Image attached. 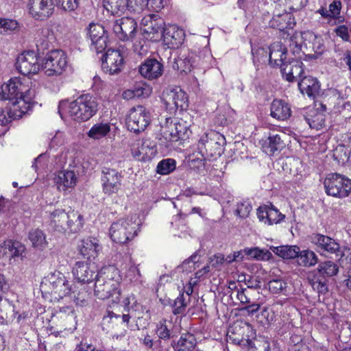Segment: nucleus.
Wrapping results in <instances>:
<instances>
[{
    "instance_id": "f257e3e1",
    "label": "nucleus",
    "mask_w": 351,
    "mask_h": 351,
    "mask_svg": "<svg viewBox=\"0 0 351 351\" xmlns=\"http://www.w3.org/2000/svg\"><path fill=\"white\" fill-rule=\"evenodd\" d=\"M121 280L119 270L113 266L102 268L95 276V295L101 300L112 298L114 303L120 301Z\"/></svg>"
},
{
    "instance_id": "f03ea898",
    "label": "nucleus",
    "mask_w": 351,
    "mask_h": 351,
    "mask_svg": "<svg viewBox=\"0 0 351 351\" xmlns=\"http://www.w3.org/2000/svg\"><path fill=\"white\" fill-rule=\"evenodd\" d=\"M99 104L97 99L89 94L82 95L72 102H60L58 112L63 118L62 111L66 110L68 114L75 121H86L98 111Z\"/></svg>"
},
{
    "instance_id": "7ed1b4c3",
    "label": "nucleus",
    "mask_w": 351,
    "mask_h": 351,
    "mask_svg": "<svg viewBox=\"0 0 351 351\" xmlns=\"http://www.w3.org/2000/svg\"><path fill=\"white\" fill-rule=\"evenodd\" d=\"M83 216L77 211L65 212L63 209H56L50 213L49 225L56 231L76 232L83 226Z\"/></svg>"
},
{
    "instance_id": "20e7f679",
    "label": "nucleus",
    "mask_w": 351,
    "mask_h": 351,
    "mask_svg": "<svg viewBox=\"0 0 351 351\" xmlns=\"http://www.w3.org/2000/svg\"><path fill=\"white\" fill-rule=\"evenodd\" d=\"M226 143L224 136L215 130L204 134L197 143V149L202 157L198 159L199 163L204 165L203 160L206 158H217L220 156L223 153Z\"/></svg>"
},
{
    "instance_id": "39448f33",
    "label": "nucleus",
    "mask_w": 351,
    "mask_h": 351,
    "mask_svg": "<svg viewBox=\"0 0 351 351\" xmlns=\"http://www.w3.org/2000/svg\"><path fill=\"white\" fill-rule=\"evenodd\" d=\"M324 186L328 195L345 198L351 193V179L338 173H328L324 179Z\"/></svg>"
},
{
    "instance_id": "423d86ee",
    "label": "nucleus",
    "mask_w": 351,
    "mask_h": 351,
    "mask_svg": "<svg viewBox=\"0 0 351 351\" xmlns=\"http://www.w3.org/2000/svg\"><path fill=\"white\" fill-rule=\"evenodd\" d=\"M40 288L43 291L57 295L60 298L69 295L71 291L69 280L63 274L58 271L46 276L40 284Z\"/></svg>"
},
{
    "instance_id": "0eeeda50",
    "label": "nucleus",
    "mask_w": 351,
    "mask_h": 351,
    "mask_svg": "<svg viewBox=\"0 0 351 351\" xmlns=\"http://www.w3.org/2000/svg\"><path fill=\"white\" fill-rule=\"evenodd\" d=\"M67 65L66 56L61 50H51L43 59L41 68L47 76L61 75Z\"/></svg>"
},
{
    "instance_id": "6e6552de",
    "label": "nucleus",
    "mask_w": 351,
    "mask_h": 351,
    "mask_svg": "<svg viewBox=\"0 0 351 351\" xmlns=\"http://www.w3.org/2000/svg\"><path fill=\"white\" fill-rule=\"evenodd\" d=\"M136 234V225L132 220L119 219L112 223L110 228V238L116 243H125Z\"/></svg>"
},
{
    "instance_id": "1a4fd4ad",
    "label": "nucleus",
    "mask_w": 351,
    "mask_h": 351,
    "mask_svg": "<svg viewBox=\"0 0 351 351\" xmlns=\"http://www.w3.org/2000/svg\"><path fill=\"white\" fill-rule=\"evenodd\" d=\"M162 100L170 113L183 111L189 106V99L185 92L180 88H167L162 92Z\"/></svg>"
},
{
    "instance_id": "9d476101",
    "label": "nucleus",
    "mask_w": 351,
    "mask_h": 351,
    "mask_svg": "<svg viewBox=\"0 0 351 351\" xmlns=\"http://www.w3.org/2000/svg\"><path fill=\"white\" fill-rule=\"evenodd\" d=\"M27 8L34 20L45 21L53 15L55 3L53 0H29Z\"/></svg>"
},
{
    "instance_id": "9b49d317",
    "label": "nucleus",
    "mask_w": 351,
    "mask_h": 351,
    "mask_svg": "<svg viewBox=\"0 0 351 351\" xmlns=\"http://www.w3.org/2000/svg\"><path fill=\"white\" fill-rule=\"evenodd\" d=\"M143 36L150 40L156 41L162 38L165 29L164 20L156 14L145 16L142 20Z\"/></svg>"
},
{
    "instance_id": "f8f14e48",
    "label": "nucleus",
    "mask_w": 351,
    "mask_h": 351,
    "mask_svg": "<svg viewBox=\"0 0 351 351\" xmlns=\"http://www.w3.org/2000/svg\"><path fill=\"white\" fill-rule=\"evenodd\" d=\"M126 123L129 130L139 133L149 125V114L142 106L134 107L130 110Z\"/></svg>"
},
{
    "instance_id": "ddd939ff",
    "label": "nucleus",
    "mask_w": 351,
    "mask_h": 351,
    "mask_svg": "<svg viewBox=\"0 0 351 351\" xmlns=\"http://www.w3.org/2000/svg\"><path fill=\"white\" fill-rule=\"evenodd\" d=\"M15 65L18 71L23 75L36 74L41 66L38 63V55L34 51L21 53L16 59Z\"/></svg>"
},
{
    "instance_id": "4468645a",
    "label": "nucleus",
    "mask_w": 351,
    "mask_h": 351,
    "mask_svg": "<svg viewBox=\"0 0 351 351\" xmlns=\"http://www.w3.org/2000/svg\"><path fill=\"white\" fill-rule=\"evenodd\" d=\"M112 28L119 40L126 41L134 38L137 29V23L133 18L123 17L113 21Z\"/></svg>"
},
{
    "instance_id": "2eb2a0df",
    "label": "nucleus",
    "mask_w": 351,
    "mask_h": 351,
    "mask_svg": "<svg viewBox=\"0 0 351 351\" xmlns=\"http://www.w3.org/2000/svg\"><path fill=\"white\" fill-rule=\"evenodd\" d=\"M124 63L123 57L119 50L109 49L102 57L101 68L110 75L121 72Z\"/></svg>"
},
{
    "instance_id": "dca6fc26",
    "label": "nucleus",
    "mask_w": 351,
    "mask_h": 351,
    "mask_svg": "<svg viewBox=\"0 0 351 351\" xmlns=\"http://www.w3.org/2000/svg\"><path fill=\"white\" fill-rule=\"evenodd\" d=\"M123 176L114 169L104 167L102 170V187L105 194L117 193L121 187Z\"/></svg>"
},
{
    "instance_id": "f3484780",
    "label": "nucleus",
    "mask_w": 351,
    "mask_h": 351,
    "mask_svg": "<svg viewBox=\"0 0 351 351\" xmlns=\"http://www.w3.org/2000/svg\"><path fill=\"white\" fill-rule=\"evenodd\" d=\"M87 35L91 40V45L97 53L104 51L107 47L108 36L104 27L99 23H90L88 27Z\"/></svg>"
},
{
    "instance_id": "a211bd4d",
    "label": "nucleus",
    "mask_w": 351,
    "mask_h": 351,
    "mask_svg": "<svg viewBox=\"0 0 351 351\" xmlns=\"http://www.w3.org/2000/svg\"><path fill=\"white\" fill-rule=\"evenodd\" d=\"M310 241L323 252L333 254L337 256L341 255L339 244L328 236L313 233L310 236Z\"/></svg>"
},
{
    "instance_id": "6ab92c4d",
    "label": "nucleus",
    "mask_w": 351,
    "mask_h": 351,
    "mask_svg": "<svg viewBox=\"0 0 351 351\" xmlns=\"http://www.w3.org/2000/svg\"><path fill=\"white\" fill-rule=\"evenodd\" d=\"M138 71L143 77L153 80L162 76L164 72V66L156 58H147L141 64Z\"/></svg>"
},
{
    "instance_id": "aec40b11",
    "label": "nucleus",
    "mask_w": 351,
    "mask_h": 351,
    "mask_svg": "<svg viewBox=\"0 0 351 351\" xmlns=\"http://www.w3.org/2000/svg\"><path fill=\"white\" fill-rule=\"evenodd\" d=\"M285 136L283 133L270 132L265 139L261 141L263 152L270 156L280 152L285 147V142L283 140Z\"/></svg>"
},
{
    "instance_id": "412c9836",
    "label": "nucleus",
    "mask_w": 351,
    "mask_h": 351,
    "mask_svg": "<svg viewBox=\"0 0 351 351\" xmlns=\"http://www.w3.org/2000/svg\"><path fill=\"white\" fill-rule=\"evenodd\" d=\"M95 273L94 265L86 261L77 262L73 268L75 278L82 283L92 282L93 279H95Z\"/></svg>"
},
{
    "instance_id": "4be33fe9",
    "label": "nucleus",
    "mask_w": 351,
    "mask_h": 351,
    "mask_svg": "<svg viewBox=\"0 0 351 351\" xmlns=\"http://www.w3.org/2000/svg\"><path fill=\"white\" fill-rule=\"evenodd\" d=\"M164 43L169 48H178L184 40V32L182 29L175 25H170L165 27L162 34Z\"/></svg>"
},
{
    "instance_id": "5701e85b",
    "label": "nucleus",
    "mask_w": 351,
    "mask_h": 351,
    "mask_svg": "<svg viewBox=\"0 0 351 351\" xmlns=\"http://www.w3.org/2000/svg\"><path fill=\"white\" fill-rule=\"evenodd\" d=\"M257 216L260 221L268 225L279 223L285 218V215L280 213L271 204L260 206L257 209Z\"/></svg>"
},
{
    "instance_id": "b1692460",
    "label": "nucleus",
    "mask_w": 351,
    "mask_h": 351,
    "mask_svg": "<svg viewBox=\"0 0 351 351\" xmlns=\"http://www.w3.org/2000/svg\"><path fill=\"white\" fill-rule=\"evenodd\" d=\"M303 63L298 59H292L287 63L282 65L281 72L283 77L288 82H293L298 78L299 80L303 77L304 69Z\"/></svg>"
},
{
    "instance_id": "393cba45",
    "label": "nucleus",
    "mask_w": 351,
    "mask_h": 351,
    "mask_svg": "<svg viewBox=\"0 0 351 351\" xmlns=\"http://www.w3.org/2000/svg\"><path fill=\"white\" fill-rule=\"evenodd\" d=\"M270 115L279 121L287 120L291 115L290 104L282 99H274L270 106Z\"/></svg>"
},
{
    "instance_id": "a878e982",
    "label": "nucleus",
    "mask_w": 351,
    "mask_h": 351,
    "mask_svg": "<svg viewBox=\"0 0 351 351\" xmlns=\"http://www.w3.org/2000/svg\"><path fill=\"white\" fill-rule=\"evenodd\" d=\"M23 90V84L17 78L10 79L1 86V95L3 99L9 100L11 103L20 96Z\"/></svg>"
},
{
    "instance_id": "bb28decb",
    "label": "nucleus",
    "mask_w": 351,
    "mask_h": 351,
    "mask_svg": "<svg viewBox=\"0 0 351 351\" xmlns=\"http://www.w3.org/2000/svg\"><path fill=\"white\" fill-rule=\"evenodd\" d=\"M287 49L280 42L272 43L269 47V61L271 66H280V69L287 58Z\"/></svg>"
},
{
    "instance_id": "cd10ccee",
    "label": "nucleus",
    "mask_w": 351,
    "mask_h": 351,
    "mask_svg": "<svg viewBox=\"0 0 351 351\" xmlns=\"http://www.w3.org/2000/svg\"><path fill=\"white\" fill-rule=\"evenodd\" d=\"M304 117L311 128L319 130L326 126V114L319 109H307Z\"/></svg>"
},
{
    "instance_id": "c85d7f7f",
    "label": "nucleus",
    "mask_w": 351,
    "mask_h": 351,
    "mask_svg": "<svg viewBox=\"0 0 351 351\" xmlns=\"http://www.w3.org/2000/svg\"><path fill=\"white\" fill-rule=\"evenodd\" d=\"M298 88L302 94L312 97L319 93L320 85L316 78L311 76H303L298 81Z\"/></svg>"
},
{
    "instance_id": "c756f323",
    "label": "nucleus",
    "mask_w": 351,
    "mask_h": 351,
    "mask_svg": "<svg viewBox=\"0 0 351 351\" xmlns=\"http://www.w3.org/2000/svg\"><path fill=\"white\" fill-rule=\"evenodd\" d=\"M294 19L291 13L282 12V13H276L269 22V25L273 29L280 31H284L285 29L292 27Z\"/></svg>"
},
{
    "instance_id": "7c9ffc66",
    "label": "nucleus",
    "mask_w": 351,
    "mask_h": 351,
    "mask_svg": "<svg viewBox=\"0 0 351 351\" xmlns=\"http://www.w3.org/2000/svg\"><path fill=\"white\" fill-rule=\"evenodd\" d=\"M76 181L77 178L73 171H61L54 178V182L60 191L74 186Z\"/></svg>"
},
{
    "instance_id": "2f4dec72",
    "label": "nucleus",
    "mask_w": 351,
    "mask_h": 351,
    "mask_svg": "<svg viewBox=\"0 0 351 351\" xmlns=\"http://www.w3.org/2000/svg\"><path fill=\"white\" fill-rule=\"evenodd\" d=\"M195 335L191 332H186L181 335L178 342L171 343L176 351H193L197 346Z\"/></svg>"
},
{
    "instance_id": "473e14b6",
    "label": "nucleus",
    "mask_w": 351,
    "mask_h": 351,
    "mask_svg": "<svg viewBox=\"0 0 351 351\" xmlns=\"http://www.w3.org/2000/svg\"><path fill=\"white\" fill-rule=\"evenodd\" d=\"M53 38V34L49 29H38L36 37V45L38 51L44 52L48 49Z\"/></svg>"
},
{
    "instance_id": "72a5a7b5",
    "label": "nucleus",
    "mask_w": 351,
    "mask_h": 351,
    "mask_svg": "<svg viewBox=\"0 0 351 351\" xmlns=\"http://www.w3.org/2000/svg\"><path fill=\"white\" fill-rule=\"evenodd\" d=\"M174 70L178 71L180 73H188L193 68V61L189 55L181 53L174 59L172 64Z\"/></svg>"
},
{
    "instance_id": "f704fd0d",
    "label": "nucleus",
    "mask_w": 351,
    "mask_h": 351,
    "mask_svg": "<svg viewBox=\"0 0 351 351\" xmlns=\"http://www.w3.org/2000/svg\"><path fill=\"white\" fill-rule=\"evenodd\" d=\"M28 238L35 248L43 250L47 247L48 242L46 239V234L39 228L31 230L29 232Z\"/></svg>"
},
{
    "instance_id": "c9c22d12",
    "label": "nucleus",
    "mask_w": 351,
    "mask_h": 351,
    "mask_svg": "<svg viewBox=\"0 0 351 351\" xmlns=\"http://www.w3.org/2000/svg\"><path fill=\"white\" fill-rule=\"evenodd\" d=\"M127 2V0H104V7L113 15H121L128 11Z\"/></svg>"
},
{
    "instance_id": "e433bc0d",
    "label": "nucleus",
    "mask_w": 351,
    "mask_h": 351,
    "mask_svg": "<svg viewBox=\"0 0 351 351\" xmlns=\"http://www.w3.org/2000/svg\"><path fill=\"white\" fill-rule=\"evenodd\" d=\"M32 102H28L26 99L23 97H19L13 101L11 104V112L15 117L18 119L22 117L23 114L27 112V111L32 107Z\"/></svg>"
},
{
    "instance_id": "4c0bfd02",
    "label": "nucleus",
    "mask_w": 351,
    "mask_h": 351,
    "mask_svg": "<svg viewBox=\"0 0 351 351\" xmlns=\"http://www.w3.org/2000/svg\"><path fill=\"white\" fill-rule=\"evenodd\" d=\"M5 251V254L9 253L12 258L21 257L23 258L25 252V247L19 241H7L1 245Z\"/></svg>"
},
{
    "instance_id": "58836bf2",
    "label": "nucleus",
    "mask_w": 351,
    "mask_h": 351,
    "mask_svg": "<svg viewBox=\"0 0 351 351\" xmlns=\"http://www.w3.org/2000/svg\"><path fill=\"white\" fill-rule=\"evenodd\" d=\"M296 258L298 264L302 267H311L317 263V255L310 250L300 249Z\"/></svg>"
},
{
    "instance_id": "ea45409f",
    "label": "nucleus",
    "mask_w": 351,
    "mask_h": 351,
    "mask_svg": "<svg viewBox=\"0 0 351 351\" xmlns=\"http://www.w3.org/2000/svg\"><path fill=\"white\" fill-rule=\"evenodd\" d=\"M14 317V306L8 300H3L0 296V323L12 320Z\"/></svg>"
},
{
    "instance_id": "a19ab883",
    "label": "nucleus",
    "mask_w": 351,
    "mask_h": 351,
    "mask_svg": "<svg viewBox=\"0 0 351 351\" xmlns=\"http://www.w3.org/2000/svg\"><path fill=\"white\" fill-rule=\"evenodd\" d=\"M300 247L297 245H282L275 247L274 252L285 259L296 258Z\"/></svg>"
},
{
    "instance_id": "79ce46f5",
    "label": "nucleus",
    "mask_w": 351,
    "mask_h": 351,
    "mask_svg": "<svg viewBox=\"0 0 351 351\" xmlns=\"http://www.w3.org/2000/svg\"><path fill=\"white\" fill-rule=\"evenodd\" d=\"M110 131V125L108 123L95 124L88 131V136L93 139H100L106 136Z\"/></svg>"
},
{
    "instance_id": "37998d69",
    "label": "nucleus",
    "mask_w": 351,
    "mask_h": 351,
    "mask_svg": "<svg viewBox=\"0 0 351 351\" xmlns=\"http://www.w3.org/2000/svg\"><path fill=\"white\" fill-rule=\"evenodd\" d=\"M341 8L342 3L339 0L333 1L328 6V12L330 15V21L334 20V24L335 25L343 23L345 21L344 16L341 15Z\"/></svg>"
},
{
    "instance_id": "c03bdc74",
    "label": "nucleus",
    "mask_w": 351,
    "mask_h": 351,
    "mask_svg": "<svg viewBox=\"0 0 351 351\" xmlns=\"http://www.w3.org/2000/svg\"><path fill=\"white\" fill-rule=\"evenodd\" d=\"M99 244L93 239H87L82 241L80 249L81 254L88 258H95L97 255Z\"/></svg>"
},
{
    "instance_id": "a18cd8bd",
    "label": "nucleus",
    "mask_w": 351,
    "mask_h": 351,
    "mask_svg": "<svg viewBox=\"0 0 351 351\" xmlns=\"http://www.w3.org/2000/svg\"><path fill=\"white\" fill-rule=\"evenodd\" d=\"M243 252L249 256L250 258L257 261L269 260L271 256V253L267 250H262L259 247H246L243 250Z\"/></svg>"
},
{
    "instance_id": "49530a36",
    "label": "nucleus",
    "mask_w": 351,
    "mask_h": 351,
    "mask_svg": "<svg viewBox=\"0 0 351 351\" xmlns=\"http://www.w3.org/2000/svg\"><path fill=\"white\" fill-rule=\"evenodd\" d=\"M173 121L171 118H167L164 125L161 126V135L169 142L178 141L177 135L175 134Z\"/></svg>"
},
{
    "instance_id": "de8ad7c7",
    "label": "nucleus",
    "mask_w": 351,
    "mask_h": 351,
    "mask_svg": "<svg viewBox=\"0 0 351 351\" xmlns=\"http://www.w3.org/2000/svg\"><path fill=\"white\" fill-rule=\"evenodd\" d=\"M150 39L145 36L139 38L134 44V52L140 57L145 56L148 54L150 48Z\"/></svg>"
},
{
    "instance_id": "09e8293b",
    "label": "nucleus",
    "mask_w": 351,
    "mask_h": 351,
    "mask_svg": "<svg viewBox=\"0 0 351 351\" xmlns=\"http://www.w3.org/2000/svg\"><path fill=\"white\" fill-rule=\"evenodd\" d=\"M171 323L167 319H162L156 326V333L159 339L167 340L171 337L170 326Z\"/></svg>"
},
{
    "instance_id": "8fccbe9b",
    "label": "nucleus",
    "mask_w": 351,
    "mask_h": 351,
    "mask_svg": "<svg viewBox=\"0 0 351 351\" xmlns=\"http://www.w3.org/2000/svg\"><path fill=\"white\" fill-rule=\"evenodd\" d=\"M176 160L167 158L161 160L157 165L156 172L161 175H167L176 169Z\"/></svg>"
},
{
    "instance_id": "3c124183",
    "label": "nucleus",
    "mask_w": 351,
    "mask_h": 351,
    "mask_svg": "<svg viewBox=\"0 0 351 351\" xmlns=\"http://www.w3.org/2000/svg\"><path fill=\"white\" fill-rule=\"evenodd\" d=\"M317 270L321 274L330 277L338 273L339 267L332 261H326L319 265Z\"/></svg>"
},
{
    "instance_id": "603ef678",
    "label": "nucleus",
    "mask_w": 351,
    "mask_h": 351,
    "mask_svg": "<svg viewBox=\"0 0 351 351\" xmlns=\"http://www.w3.org/2000/svg\"><path fill=\"white\" fill-rule=\"evenodd\" d=\"M189 301L186 300L184 293H180L179 296L174 300L172 304V312L174 315L183 314L188 306Z\"/></svg>"
},
{
    "instance_id": "864d4df0",
    "label": "nucleus",
    "mask_w": 351,
    "mask_h": 351,
    "mask_svg": "<svg viewBox=\"0 0 351 351\" xmlns=\"http://www.w3.org/2000/svg\"><path fill=\"white\" fill-rule=\"evenodd\" d=\"M308 282L312 288L318 293L325 294L328 291L326 280L323 278L313 276L312 278H308Z\"/></svg>"
},
{
    "instance_id": "5fc2aeb1",
    "label": "nucleus",
    "mask_w": 351,
    "mask_h": 351,
    "mask_svg": "<svg viewBox=\"0 0 351 351\" xmlns=\"http://www.w3.org/2000/svg\"><path fill=\"white\" fill-rule=\"evenodd\" d=\"M19 29V23L16 21L0 18V33L2 34H10Z\"/></svg>"
},
{
    "instance_id": "6e6d98bb",
    "label": "nucleus",
    "mask_w": 351,
    "mask_h": 351,
    "mask_svg": "<svg viewBox=\"0 0 351 351\" xmlns=\"http://www.w3.org/2000/svg\"><path fill=\"white\" fill-rule=\"evenodd\" d=\"M56 5L66 12L75 10L79 6V0H54Z\"/></svg>"
},
{
    "instance_id": "4d7b16f0",
    "label": "nucleus",
    "mask_w": 351,
    "mask_h": 351,
    "mask_svg": "<svg viewBox=\"0 0 351 351\" xmlns=\"http://www.w3.org/2000/svg\"><path fill=\"white\" fill-rule=\"evenodd\" d=\"M268 287L271 293H280L285 291L287 282L282 279H275L269 282Z\"/></svg>"
},
{
    "instance_id": "13d9d810",
    "label": "nucleus",
    "mask_w": 351,
    "mask_h": 351,
    "mask_svg": "<svg viewBox=\"0 0 351 351\" xmlns=\"http://www.w3.org/2000/svg\"><path fill=\"white\" fill-rule=\"evenodd\" d=\"M145 1L146 0H127L128 11L134 13H139L143 11L147 7Z\"/></svg>"
},
{
    "instance_id": "bf43d9fd",
    "label": "nucleus",
    "mask_w": 351,
    "mask_h": 351,
    "mask_svg": "<svg viewBox=\"0 0 351 351\" xmlns=\"http://www.w3.org/2000/svg\"><path fill=\"white\" fill-rule=\"evenodd\" d=\"M274 318L273 311L268 307H264L262 311L257 315V319L263 325L270 324Z\"/></svg>"
},
{
    "instance_id": "052dcab7",
    "label": "nucleus",
    "mask_w": 351,
    "mask_h": 351,
    "mask_svg": "<svg viewBox=\"0 0 351 351\" xmlns=\"http://www.w3.org/2000/svg\"><path fill=\"white\" fill-rule=\"evenodd\" d=\"M251 210L252 206L250 205V204L246 202H241L237 204L235 213L241 218H246L250 215Z\"/></svg>"
},
{
    "instance_id": "680f3d73",
    "label": "nucleus",
    "mask_w": 351,
    "mask_h": 351,
    "mask_svg": "<svg viewBox=\"0 0 351 351\" xmlns=\"http://www.w3.org/2000/svg\"><path fill=\"white\" fill-rule=\"evenodd\" d=\"M175 134L177 135L178 141L187 136L188 127L184 122H173Z\"/></svg>"
},
{
    "instance_id": "e2e57ef3",
    "label": "nucleus",
    "mask_w": 351,
    "mask_h": 351,
    "mask_svg": "<svg viewBox=\"0 0 351 351\" xmlns=\"http://www.w3.org/2000/svg\"><path fill=\"white\" fill-rule=\"evenodd\" d=\"M334 32L337 34V36L340 37L343 41L349 42L350 34L348 27L345 25H341L337 26L335 29Z\"/></svg>"
},
{
    "instance_id": "0e129e2a",
    "label": "nucleus",
    "mask_w": 351,
    "mask_h": 351,
    "mask_svg": "<svg viewBox=\"0 0 351 351\" xmlns=\"http://www.w3.org/2000/svg\"><path fill=\"white\" fill-rule=\"evenodd\" d=\"M11 112V108H10L9 110L5 111V110H1L0 111V125H5L8 123L11 122L13 119H18L17 117H15L14 116H12Z\"/></svg>"
},
{
    "instance_id": "69168bd1",
    "label": "nucleus",
    "mask_w": 351,
    "mask_h": 351,
    "mask_svg": "<svg viewBox=\"0 0 351 351\" xmlns=\"http://www.w3.org/2000/svg\"><path fill=\"white\" fill-rule=\"evenodd\" d=\"M89 298V294L87 291H84L79 292L74 296V302L77 305L84 306L87 305Z\"/></svg>"
},
{
    "instance_id": "338daca9",
    "label": "nucleus",
    "mask_w": 351,
    "mask_h": 351,
    "mask_svg": "<svg viewBox=\"0 0 351 351\" xmlns=\"http://www.w3.org/2000/svg\"><path fill=\"white\" fill-rule=\"evenodd\" d=\"M248 295L249 291L247 289L241 287L237 289V298L241 304H247L250 303V299Z\"/></svg>"
},
{
    "instance_id": "774afa93",
    "label": "nucleus",
    "mask_w": 351,
    "mask_h": 351,
    "mask_svg": "<svg viewBox=\"0 0 351 351\" xmlns=\"http://www.w3.org/2000/svg\"><path fill=\"white\" fill-rule=\"evenodd\" d=\"M224 262V256L221 254H215L209 258V264L214 268L219 267Z\"/></svg>"
}]
</instances>
